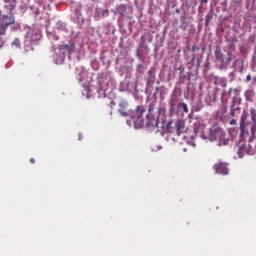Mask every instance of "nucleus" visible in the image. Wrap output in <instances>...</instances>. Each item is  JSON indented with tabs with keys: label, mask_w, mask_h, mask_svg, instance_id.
I'll list each match as a JSON object with an SVG mask.
<instances>
[{
	"label": "nucleus",
	"mask_w": 256,
	"mask_h": 256,
	"mask_svg": "<svg viewBox=\"0 0 256 256\" xmlns=\"http://www.w3.org/2000/svg\"><path fill=\"white\" fill-rule=\"evenodd\" d=\"M225 137V133L221 127L214 125L209 129L208 137L205 139H209V141H221Z\"/></svg>",
	"instance_id": "nucleus-1"
},
{
	"label": "nucleus",
	"mask_w": 256,
	"mask_h": 256,
	"mask_svg": "<svg viewBox=\"0 0 256 256\" xmlns=\"http://www.w3.org/2000/svg\"><path fill=\"white\" fill-rule=\"evenodd\" d=\"M143 113H145V108L142 106H138L136 109V120L134 121V127L136 129H141L142 127H145V120H143Z\"/></svg>",
	"instance_id": "nucleus-2"
},
{
	"label": "nucleus",
	"mask_w": 256,
	"mask_h": 256,
	"mask_svg": "<svg viewBox=\"0 0 256 256\" xmlns=\"http://www.w3.org/2000/svg\"><path fill=\"white\" fill-rule=\"evenodd\" d=\"M213 169L218 175H229V163L227 162H217Z\"/></svg>",
	"instance_id": "nucleus-3"
},
{
	"label": "nucleus",
	"mask_w": 256,
	"mask_h": 256,
	"mask_svg": "<svg viewBox=\"0 0 256 256\" xmlns=\"http://www.w3.org/2000/svg\"><path fill=\"white\" fill-rule=\"evenodd\" d=\"M3 9L7 15H13L15 9H17V0H3Z\"/></svg>",
	"instance_id": "nucleus-4"
},
{
	"label": "nucleus",
	"mask_w": 256,
	"mask_h": 256,
	"mask_svg": "<svg viewBox=\"0 0 256 256\" xmlns=\"http://www.w3.org/2000/svg\"><path fill=\"white\" fill-rule=\"evenodd\" d=\"M146 127L148 129H159V119L155 118L153 114H147L146 115Z\"/></svg>",
	"instance_id": "nucleus-5"
},
{
	"label": "nucleus",
	"mask_w": 256,
	"mask_h": 256,
	"mask_svg": "<svg viewBox=\"0 0 256 256\" xmlns=\"http://www.w3.org/2000/svg\"><path fill=\"white\" fill-rule=\"evenodd\" d=\"M178 103H179V96H177V94H175V93L171 94V96L168 100L169 111L171 113H173V111H175V107H177Z\"/></svg>",
	"instance_id": "nucleus-6"
},
{
	"label": "nucleus",
	"mask_w": 256,
	"mask_h": 256,
	"mask_svg": "<svg viewBox=\"0 0 256 256\" xmlns=\"http://www.w3.org/2000/svg\"><path fill=\"white\" fill-rule=\"evenodd\" d=\"M0 23L5 27H9V25H13V23H15V17H13V14H8V16L4 15L2 19H0Z\"/></svg>",
	"instance_id": "nucleus-7"
},
{
	"label": "nucleus",
	"mask_w": 256,
	"mask_h": 256,
	"mask_svg": "<svg viewBox=\"0 0 256 256\" xmlns=\"http://www.w3.org/2000/svg\"><path fill=\"white\" fill-rule=\"evenodd\" d=\"M175 130L177 135H181L182 133H185L186 129H185V122H183L182 120H177L175 122Z\"/></svg>",
	"instance_id": "nucleus-8"
},
{
	"label": "nucleus",
	"mask_w": 256,
	"mask_h": 256,
	"mask_svg": "<svg viewBox=\"0 0 256 256\" xmlns=\"http://www.w3.org/2000/svg\"><path fill=\"white\" fill-rule=\"evenodd\" d=\"M118 113H119L122 117H129V113L127 112V103L121 102V103L119 104Z\"/></svg>",
	"instance_id": "nucleus-9"
},
{
	"label": "nucleus",
	"mask_w": 256,
	"mask_h": 256,
	"mask_svg": "<svg viewBox=\"0 0 256 256\" xmlns=\"http://www.w3.org/2000/svg\"><path fill=\"white\" fill-rule=\"evenodd\" d=\"M59 49L62 55H65V53H67L68 55H71V53H73V45L63 44L60 46Z\"/></svg>",
	"instance_id": "nucleus-10"
},
{
	"label": "nucleus",
	"mask_w": 256,
	"mask_h": 256,
	"mask_svg": "<svg viewBox=\"0 0 256 256\" xmlns=\"http://www.w3.org/2000/svg\"><path fill=\"white\" fill-rule=\"evenodd\" d=\"M215 58L217 61H219L221 64L224 63L225 59L223 58V52H221V49H217L215 51Z\"/></svg>",
	"instance_id": "nucleus-11"
},
{
	"label": "nucleus",
	"mask_w": 256,
	"mask_h": 256,
	"mask_svg": "<svg viewBox=\"0 0 256 256\" xmlns=\"http://www.w3.org/2000/svg\"><path fill=\"white\" fill-rule=\"evenodd\" d=\"M246 101H253V97H255V91L247 90L244 94Z\"/></svg>",
	"instance_id": "nucleus-12"
},
{
	"label": "nucleus",
	"mask_w": 256,
	"mask_h": 256,
	"mask_svg": "<svg viewBox=\"0 0 256 256\" xmlns=\"http://www.w3.org/2000/svg\"><path fill=\"white\" fill-rule=\"evenodd\" d=\"M178 108H180L184 113H189V107L185 102L179 103Z\"/></svg>",
	"instance_id": "nucleus-13"
},
{
	"label": "nucleus",
	"mask_w": 256,
	"mask_h": 256,
	"mask_svg": "<svg viewBox=\"0 0 256 256\" xmlns=\"http://www.w3.org/2000/svg\"><path fill=\"white\" fill-rule=\"evenodd\" d=\"M250 115H251L252 123H255L256 122V110H255V108L250 109Z\"/></svg>",
	"instance_id": "nucleus-14"
},
{
	"label": "nucleus",
	"mask_w": 256,
	"mask_h": 256,
	"mask_svg": "<svg viewBox=\"0 0 256 256\" xmlns=\"http://www.w3.org/2000/svg\"><path fill=\"white\" fill-rule=\"evenodd\" d=\"M5 31H7V26L1 24L0 22V37H3V35H5Z\"/></svg>",
	"instance_id": "nucleus-15"
},
{
	"label": "nucleus",
	"mask_w": 256,
	"mask_h": 256,
	"mask_svg": "<svg viewBox=\"0 0 256 256\" xmlns=\"http://www.w3.org/2000/svg\"><path fill=\"white\" fill-rule=\"evenodd\" d=\"M12 47H21V41L19 39H14L12 42Z\"/></svg>",
	"instance_id": "nucleus-16"
},
{
	"label": "nucleus",
	"mask_w": 256,
	"mask_h": 256,
	"mask_svg": "<svg viewBox=\"0 0 256 256\" xmlns=\"http://www.w3.org/2000/svg\"><path fill=\"white\" fill-rule=\"evenodd\" d=\"M148 77H149V79H155V70L154 69H150L148 71Z\"/></svg>",
	"instance_id": "nucleus-17"
},
{
	"label": "nucleus",
	"mask_w": 256,
	"mask_h": 256,
	"mask_svg": "<svg viewBox=\"0 0 256 256\" xmlns=\"http://www.w3.org/2000/svg\"><path fill=\"white\" fill-rule=\"evenodd\" d=\"M240 130L245 133V120L243 119L240 121Z\"/></svg>",
	"instance_id": "nucleus-18"
},
{
	"label": "nucleus",
	"mask_w": 256,
	"mask_h": 256,
	"mask_svg": "<svg viewBox=\"0 0 256 256\" xmlns=\"http://www.w3.org/2000/svg\"><path fill=\"white\" fill-rule=\"evenodd\" d=\"M240 110H241V108H239V107L235 108V106L232 105L230 113H231L232 116H234L235 115V111H240Z\"/></svg>",
	"instance_id": "nucleus-19"
},
{
	"label": "nucleus",
	"mask_w": 256,
	"mask_h": 256,
	"mask_svg": "<svg viewBox=\"0 0 256 256\" xmlns=\"http://www.w3.org/2000/svg\"><path fill=\"white\" fill-rule=\"evenodd\" d=\"M252 126H251V133L252 135H255V131H256V122H252Z\"/></svg>",
	"instance_id": "nucleus-20"
},
{
	"label": "nucleus",
	"mask_w": 256,
	"mask_h": 256,
	"mask_svg": "<svg viewBox=\"0 0 256 256\" xmlns=\"http://www.w3.org/2000/svg\"><path fill=\"white\" fill-rule=\"evenodd\" d=\"M154 109H155V108H154V105H153V104H150V105H149V109H148V115H152Z\"/></svg>",
	"instance_id": "nucleus-21"
},
{
	"label": "nucleus",
	"mask_w": 256,
	"mask_h": 256,
	"mask_svg": "<svg viewBox=\"0 0 256 256\" xmlns=\"http://www.w3.org/2000/svg\"><path fill=\"white\" fill-rule=\"evenodd\" d=\"M3 45H5V38H3V36H0V49H2Z\"/></svg>",
	"instance_id": "nucleus-22"
},
{
	"label": "nucleus",
	"mask_w": 256,
	"mask_h": 256,
	"mask_svg": "<svg viewBox=\"0 0 256 256\" xmlns=\"http://www.w3.org/2000/svg\"><path fill=\"white\" fill-rule=\"evenodd\" d=\"M211 19H213V17L211 16L206 17V20H205L206 25H209V23H211Z\"/></svg>",
	"instance_id": "nucleus-23"
},
{
	"label": "nucleus",
	"mask_w": 256,
	"mask_h": 256,
	"mask_svg": "<svg viewBox=\"0 0 256 256\" xmlns=\"http://www.w3.org/2000/svg\"><path fill=\"white\" fill-rule=\"evenodd\" d=\"M230 125H237V120L232 119V120L230 121Z\"/></svg>",
	"instance_id": "nucleus-24"
},
{
	"label": "nucleus",
	"mask_w": 256,
	"mask_h": 256,
	"mask_svg": "<svg viewBox=\"0 0 256 256\" xmlns=\"http://www.w3.org/2000/svg\"><path fill=\"white\" fill-rule=\"evenodd\" d=\"M246 81H251V75L246 76Z\"/></svg>",
	"instance_id": "nucleus-25"
},
{
	"label": "nucleus",
	"mask_w": 256,
	"mask_h": 256,
	"mask_svg": "<svg viewBox=\"0 0 256 256\" xmlns=\"http://www.w3.org/2000/svg\"><path fill=\"white\" fill-rule=\"evenodd\" d=\"M30 163L34 164L35 160L33 158L30 159Z\"/></svg>",
	"instance_id": "nucleus-26"
},
{
	"label": "nucleus",
	"mask_w": 256,
	"mask_h": 256,
	"mask_svg": "<svg viewBox=\"0 0 256 256\" xmlns=\"http://www.w3.org/2000/svg\"><path fill=\"white\" fill-rule=\"evenodd\" d=\"M203 3H209V0H202Z\"/></svg>",
	"instance_id": "nucleus-27"
},
{
	"label": "nucleus",
	"mask_w": 256,
	"mask_h": 256,
	"mask_svg": "<svg viewBox=\"0 0 256 256\" xmlns=\"http://www.w3.org/2000/svg\"><path fill=\"white\" fill-rule=\"evenodd\" d=\"M231 91H233V89H232V88H230V89H229V92H228V93H229V95H231Z\"/></svg>",
	"instance_id": "nucleus-28"
},
{
	"label": "nucleus",
	"mask_w": 256,
	"mask_h": 256,
	"mask_svg": "<svg viewBox=\"0 0 256 256\" xmlns=\"http://www.w3.org/2000/svg\"><path fill=\"white\" fill-rule=\"evenodd\" d=\"M195 61V56L192 57V63Z\"/></svg>",
	"instance_id": "nucleus-29"
},
{
	"label": "nucleus",
	"mask_w": 256,
	"mask_h": 256,
	"mask_svg": "<svg viewBox=\"0 0 256 256\" xmlns=\"http://www.w3.org/2000/svg\"><path fill=\"white\" fill-rule=\"evenodd\" d=\"M192 51H195V46L192 47Z\"/></svg>",
	"instance_id": "nucleus-30"
},
{
	"label": "nucleus",
	"mask_w": 256,
	"mask_h": 256,
	"mask_svg": "<svg viewBox=\"0 0 256 256\" xmlns=\"http://www.w3.org/2000/svg\"><path fill=\"white\" fill-rule=\"evenodd\" d=\"M183 151H184V152L187 151L186 148H184Z\"/></svg>",
	"instance_id": "nucleus-31"
},
{
	"label": "nucleus",
	"mask_w": 256,
	"mask_h": 256,
	"mask_svg": "<svg viewBox=\"0 0 256 256\" xmlns=\"http://www.w3.org/2000/svg\"><path fill=\"white\" fill-rule=\"evenodd\" d=\"M199 65H200V64H199V60H198V67H199Z\"/></svg>",
	"instance_id": "nucleus-32"
},
{
	"label": "nucleus",
	"mask_w": 256,
	"mask_h": 256,
	"mask_svg": "<svg viewBox=\"0 0 256 256\" xmlns=\"http://www.w3.org/2000/svg\"><path fill=\"white\" fill-rule=\"evenodd\" d=\"M254 81H256V78L254 79Z\"/></svg>",
	"instance_id": "nucleus-33"
}]
</instances>
